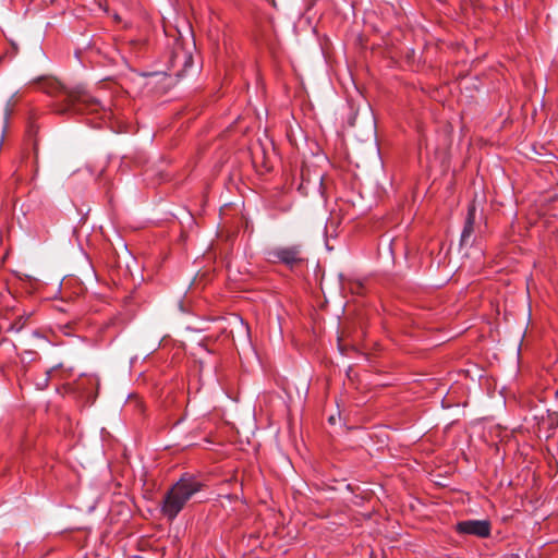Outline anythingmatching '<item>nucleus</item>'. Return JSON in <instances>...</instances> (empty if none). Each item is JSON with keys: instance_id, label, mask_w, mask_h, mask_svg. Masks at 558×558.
<instances>
[{"instance_id": "1", "label": "nucleus", "mask_w": 558, "mask_h": 558, "mask_svg": "<svg viewBox=\"0 0 558 558\" xmlns=\"http://www.w3.org/2000/svg\"><path fill=\"white\" fill-rule=\"evenodd\" d=\"M41 89L54 98L53 109L59 114H97L101 120L111 117L110 108L82 85L69 88L57 80H47Z\"/></svg>"}, {"instance_id": "2", "label": "nucleus", "mask_w": 558, "mask_h": 558, "mask_svg": "<svg viewBox=\"0 0 558 558\" xmlns=\"http://www.w3.org/2000/svg\"><path fill=\"white\" fill-rule=\"evenodd\" d=\"M203 483L193 476L181 477L165 493L160 502L161 514L168 521H173L187 501L203 489Z\"/></svg>"}, {"instance_id": "3", "label": "nucleus", "mask_w": 558, "mask_h": 558, "mask_svg": "<svg viewBox=\"0 0 558 558\" xmlns=\"http://www.w3.org/2000/svg\"><path fill=\"white\" fill-rule=\"evenodd\" d=\"M169 62L173 74L181 76L192 66L193 57L187 50L178 45L173 48Z\"/></svg>"}, {"instance_id": "4", "label": "nucleus", "mask_w": 558, "mask_h": 558, "mask_svg": "<svg viewBox=\"0 0 558 558\" xmlns=\"http://www.w3.org/2000/svg\"><path fill=\"white\" fill-rule=\"evenodd\" d=\"M459 534L487 537L490 534V522L487 520H465L457 523Z\"/></svg>"}, {"instance_id": "5", "label": "nucleus", "mask_w": 558, "mask_h": 558, "mask_svg": "<svg viewBox=\"0 0 558 558\" xmlns=\"http://www.w3.org/2000/svg\"><path fill=\"white\" fill-rule=\"evenodd\" d=\"M299 253L296 247H278L269 250L267 255L269 260L279 259L287 265H292L300 259Z\"/></svg>"}, {"instance_id": "6", "label": "nucleus", "mask_w": 558, "mask_h": 558, "mask_svg": "<svg viewBox=\"0 0 558 558\" xmlns=\"http://www.w3.org/2000/svg\"><path fill=\"white\" fill-rule=\"evenodd\" d=\"M333 187H335V180L332 177H330L328 174H324L320 177L319 192H320L322 197L325 199L324 206L329 205L328 199L332 195Z\"/></svg>"}, {"instance_id": "7", "label": "nucleus", "mask_w": 558, "mask_h": 558, "mask_svg": "<svg viewBox=\"0 0 558 558\" xmlns=\"http://www.w3.org/2000/svg\"><path fill=\"white\" fill-rule=\"evenodd\" d=\"M311 172L310 169H305L304 167L301 169V181L298 185V192L303 195L307 196L311 191Z\"/></svg>"}, {"instance_id": "8", "label": "nucleus", "mask_w": 558, "mask_h": 558, "mask_svg": "<svg viewBox=\"0 0 558 558\" xmlns=\"http://www.w3.org/2000/svg\"><path fill=\"white\" fill-rule=\"evenodd\" d=\"M474 222H475L474 211H469L466 219H465L464 228H463V231L461 234V244H468V240L474 231V228H473Z\"/></svg>"}, {"instance_id": "9", "label": "nucleus", "mask_w": 558, "mask_h": 558, "mask_svg": "<svg viewBox=\"0 0 558 558\" xmlns=\"http://www.w3.org/2000/svg\"><path fill=\"white\" fill-rule=\"evenodd\" d=\"M27 318L20 316L13 323L10 324L9 331L20 332L26 325Z\"/></svg>"}, {"instance_id": "10", "label": "nucleus", "mask_w": 558, "mask_h": 558, "mask_svg": "<svg viewBox=\"0 0 558 558\" xmlns=\"http://www.w3.org/2000/svg\"><path fill=\"white\" fill-rule=\"evenodd\" d=\"M32 338L34 339H37V340H40L43 342L46 341L45 337L38 331V330H35L33 333H32Z\"/></svg>"}, {"instance_id": "11", "label": "nucleus", "mask_w": 558, "mask_h": 558, "mask_svg": "<svg viewBox=\"0 0 558 558\" xmlns=\"http://www.w3.org/2000/svg\"><path fill=\"white\" fill-rule=\"evenodd\" d=\"M328 422H329L330 424H335V423H336V417H335V415H330V416H329V418H328Z\"/></svg>"}, {"instance_id": "12", "label": "nucleus", "mask_w": 558, "mask_h": 558, "mask_svg": "<svg viewBox=\"0 0 558 558\" xmlns=\"http://www.w3.org/2000/svg\"><path fill=\"white\" fill-rule=\"evenodd\" d=\"M345 337H348V335H345V331H343L342 336L339 338V341H344Z\"/></svg>"}, {"instance_id": "13", "label": "nucleus", "mask_w": 558, "mask_h": 558, "mask_svg": "<svg viewBox=\"0 0 558 558\" xmlns=\"http://www.w3.org/2000/svg\"><path fill=\"white\" fill-rule=\"evenodd\" d=\"M27 353H34L35 351L33 349H29L26 351Z\"/></svg>"}, {"instance_id": "14", "label": "nucleus", "mask_w": 558, "mask_h": 558, "mask_svg": "<svg viewBox=\"0 0 558 558\" xmlns=\"http://www.w3.org/2000/svg\"><path fill=\"white\" fill-rule=\"evenodd\" d=\"M190 219H194V217L191 215V211H187Z\"/></svg>"}]
</instances>
